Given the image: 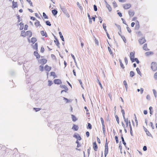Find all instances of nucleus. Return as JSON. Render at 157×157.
I'll return each mask as SVG.
<instances>
[{
  "label": "nucleus",
  "mask_w": 157,
  "mask_h": 157,
  "mask_svg": "<svg viewBox=\"0 0 157 157\" xmlns=\"http://www.w3.org/2000/svg\"><path fill=\"white\" fill-rule=\"evenodd\" d=\"M39 70L41 71H43L44 70V67L43 66L41 65L39 66Z\"/></svg>",
  "instance_id": "nucleus-47"
},
{
  "label": "nucleus",
  "mask_w": 157,
  "mask_h": 157,
  "mask_svg": "<svg viewBox=\"0 0 157 157\" xmlns=\"http://www.w3.org/2000/svg\"><path fill=\"white\" fill-rule=\"evenodd\" d=\"M19 25H20V27L19 28V29L21 30H22L24 29V24L22 22H20Z\"/></svg>",
  "instance_id": "nucleus-21"
},
{
  "label": "nucleus",
  "mask_w": 157,
  "mask_h": 157,
  "mask_svg": "<svg viewBox=\"0 0 157 157\" xmlns=\"http://www.w3.org/2000/svg\"><path fill=\"white\" fill-rule=\"evenodd\" d=\"M12 4L13 8H15L17 6V2H14L13 1Z\"/></svg>",
  "instance_id": "nucleus-30"
},
{
  "label": "nucleus",
  "mask_w": 157,
  "mask_h": 157,
  "mask_svg": "<svg viewBox=\"0 0 157 157\" xmlns=\"http://www.w3.org/2000/svg\"><path fill=\"white\" fill-rule=\"evenodd\" d=\"M87 128H89L90 129H92V126L91 124L90 123H88V126H87Z\"/></svg>",
  "instance_id": "nucleus-43"
},
{
  "label": "nucleus",
  "mask_w": 157,
  "mask_h": 157,
  "mask_svg": "<svg viewBox=\"0 0 157 157\" xmlns=\"http://www.w3.org/2000/svg\"><path fill=\"white\" fill-rule=\"evenodd\" d=\"M135 53V52H131L130 54V58H134Z\"/></svg>",
  "instance_id": "nucleus-17"
},
{
  "label": "nucleus",
  "mask_w": 157,
  "mask_h": 157,
  "mask_svg": "<svg viewBox=\"0 0 157 157\" xmlns=\"http://www.w3.org/2000/svg\"><path fill=\"white\" fill-rule=\"evenodd\" d=\"M63 11V12L65 14L66 16L68 18H69L70 17L69 14L67 12V10H62Z\"/></svg>",
  "instance_id": "nucleus-33"
},
{
  "label": "nucleus",
  "mask_w": 157,
  "mask_h": 157,
  "mask_svg": "<svg viewBox=\"0 0 157 157\" xmlns=\"http://www.w3.org/2000/svg\"><path fill=\"white\" fill-rule=\"evenodd\" d=\"M26 36V32L22 30L21 32V36L23 37H25Z\"/></svg>",
  "instance_id": "nucleus-18"
},
{
  "label": "nucleus",
  "mask_w": 157,
  "mask_h": 157,
  "mask_svg": "<svg viewBox=\"0 0 157 157\" xmlns=\"http://www.w3.org/2000/svg\"><path fill=\"white\" fill-rule=\"evenodd\" d=\"M108 51L109 52L110 54V55H112L113 56V52H112L110 48L109 47H108Z\"/></svg>",
  "instance_id": "nucleus-36"
},
{
  "label": "nucleus",
  "mask_w": 157,
  "mask_h": 157,
  "mask_svg": "<svg viewBox=\"0 0 157 157\" xmlns=\"http://www.w3.org/2000/svg\"><path fill=\"white\" fill-rule=\"evenodd\" d=\"M143 48L144 50L146 51L149 50V49L147 48V44H145L144 45Z\"/></svg>",
  "instance_id": "nucleus-19"
},
{
  "label": "nucleus",
  "mask_w": 157,
  "mask_h": 157,
  "mask_svg": "<svg viewBox=\"0 0 157 157\" xmlns=\"http://www.w3.org/2000/svg\"><path fill=\"white\" fill-rule=\"evenodd\" d=\"M43 16L45 19H48V16L46 15V14L44 12L43 13Z\"/></svg>",
  "instance_id": "nucleus-44"
},
{
  "label": "nucleus",
  "mask_w": 157,
  "mask_h": 157,
  "mask_svg": "<svg viewBox=\"0 0 157 157\" xmlns=\"http://www.w3.org/2000/svg\"><path fill=\"white\" fill-rule=\"evenodd\" d=\"M135 75V73L134 71H131L130 72V76L131 77H133Z\"/></svg>",
  "instance_id": "nucleus-39"
},
{
  "label": "nucleus",
  "mask_w": 157,
  "mask_h": 157,
  "mask_svg": "<svg viewBox=\"0 0 157 157\" xmlns=\"http://www.w3.org/2000/svg\"><path fill=\"white\" fill-rule=\"evenodd\" d=\"M138 41L140 44H142L146 42V40L145 39L144 37H143L140 39Z\"/></svg>",
  "instance_id": "nucleus-4"
},
{
  "label": "nucleus",
  "mask_w": 157,
  "mask_h": 157,
  "mask_svg": "<svg viewBox=\"0 0 157 157\" xmlns=\"http://www.w3.org/2000/svg\"><path fill=\"white\" fill-rule=\"evenodd\" d=\"M115 117L116 119V121L118 124L119 123V120L118 116L117 115L115 116Z\"/></svg>",
  "instance_id": "nucleus-51"
},
{
  "label": "nucleus",
  "mask_w": 157,
  "mask_h": 157,
  "mask_svg": "<svg viewBox=\"0 0 157 157\" xmlns=\"http://www.w3.org/2000/svg\"><path fill=\"white\" fill-rule=\"evenodd\" d=\"M40 33L42 36H45V37L47 36V35L46 32H44V31H41L40 32Z\"/></svg>",
  "instance_id": "nucleus-28"
},
{
  "label": "nucleus",
  "mask_w": 157,
  "mask_h": 157,
  "mask_svg": "<svg viewBox=\"0 0 157 157\" xmlns=\"http://www.w3.org/2000/svg\"><path fill=\"white\" fill-rule=\"evenodd\" d=\"M151 68L153 71L157 70V64L155 62H152L151 63Z\"/></svg>",
  "instance_id": "nucleus-1"
},
{
  "label": "nucleus",
  "mask_w": 157,
  "mask_h": 157,
  "mask_svg": "<svg viewBox=\"0 0 157 157\" xmlns=\"http://www.w3.org/2000/svg\"><path fill=\"white\" fill-rule=\"evenodd\" d=\"M51 67L47 65H45L44 67V69L45 70L47 71H50L51 70Z\"/></svg>",
  "instance_id": "nucleus-12"
},
{
  "label": "nucleus",
  "mask_w": 157,
  "mask_h": 157,
  "mask_svg": "<svg viewBox=\"0 0 157 157\" xmlns=\"http://www.w3.org/2000/svg\"><path fill=\"white\" fill-rule=\"evenodd\" d=\"M140 25H136L135 29L136 30H138L140 28Z\"/></svg>",
  "instance_id": "nucleus-58"
},
{
  "label": "nucleus",
  "mask_w": 157,
  "mask_h": 157,
  "mask_svg": "<svg viewBox=\"0 0 157 157\" xmlns=\"http://www.w3.org/2000/svg\"><path fill=\"white\" fill-rule=\"evenodd\" d=\"M59 35L60 37V38L61 39V40H62V41L64 42V37H63L62 34V33H61V32H59Z\"/></svg>",
  "instance_id": "nucleus-23"
},
{
  "label": "nucleus",
  "mask_w": 157,
  "mask_h": 157,
  "mask_svg": "<svg viewBox=\"0 0 157 157\" xmlns=\"http://www.w3.org/2000/svg\"><path fill=\"white\" fill-rule=\"evenodd\" d=\"M119 62L120 64V65L121 66V68H122V69H124V65L123 63H122L121 60V59H119Z\"/></svg>",
  "instance_id": "nucleus-27"
},
{
  "label": "nucleus",
  "mask_w": 157,
  "mask_h": 157,
  "mask_svg": "<svg viewBox=\"0 0 157 157\" xmlns=\"http://www.w3.org/2000/svg\"><path fill=\"white\" fill-rule=\"evenodd\" d=\"M154 77L156 79H157V72L155 73L154 76Z\"/></svg>",
  "instance_id": "nucleus-64"
},
{
  "label": "nucleus",
  "mask_w": 157,
  "mask_h": 157,
  "mask_svg": "<svg viewBox=\"0 0 157 157\" xmlns=\"http://www.w3.org/2000/svg\"><path fill=\"white\" fill-rule=\"evenodd\" d=\"M78 128L79 127L77 125L73 124L72 129L74 131H77L78 130Z\"/></svg>",
  "instance_id": "nucleus-11"
},
{
  "label": "nucleus",
  "mask_w": 157,
  "mask_h": 157,
  "mask_svg": "<svg viewBox=\"0 0 157 157\" xmlns=\"http://www.w3.org/2000/svg\"><path fill=\"white\" fill-rule=\"evenodd\" d=\"M121 38H122V39H123L124 42V43H126V40L125 39V37L123 36H121Z\"/></svg>",
  "instance_id": "nucleus-46"
},
{
  "label": "nucleus",
  "mask_w": 157,
  "mask_h": 157,
  "mask_svg": "<svg viewBox=\"0 0 157 157\" xmlns=\"http://www.w3.org/2000/svg\"><path fill=\"white\" fill-rule=\"evenodd\" d=\"M47 60L45 59H41L38 60V62L39 63L43 65L46 63Z\"/></svg>",
  "instance_id": "nucleus-3"
},
{
  "label": "nucleus",
  "mask_w": 157,
  "mask_h": 157,
  "mask_svg": "<svg viewBox=\"0 0 157 157\" xmlns=\"http://www.w3.org/2000/svg\"><path fill=\"white\" fill-rule=\"evenodd\" d=\"M71 56L72 57V58L73 59H74V62L75 63V65L77 66V63L75 56L72 54H71Z\"/></svg>",
  "instance_id": "nucleus-37"
},
{
  "label": "nucleus",
  "mask_w": 157,
  "mask_h": 157,
  "mask_svg": "<svg viewBox=\"0 0 157 157\" xmlns=\"http://www.w3.org/2000/svg\"><path fill=\"white\" fill-rule=\"evenodd\" d=\"M123 6L124 9H128L131 7V5L130 4H127L123 5Z\"/></svg>",
  "instance_id": "nucleus-8"
},
{
  "label": "nucleus",
  "mask_w": 157,
  "mask_h": 157,
  "mask_svg": "<svg viewBox=\"0 0 157 157\" xmlns=\"http://www.w3.org/2000/svg\"><path fill=\"white\" fill-rule=\"evenodd\" d=\"M149 109L150 110V113L151 115L153 114V108L151 106H150L149 108Z\"/></svg>",
  "instance_id": "nucleus-31"
},
{
  "label": "nucleus",
  "mask_w": 157,
  "mask_h": 157,
  "mask_svg": "<svg viewBox=\"0 0 157 157\" xmlns=\"http://www.w3.org/2000/svg\"><path fill=\"white\" fill-rule=\"evenodd\" d=\"M119 148L120 149V150H121L122 148V146H121V141H120V142L119 145Z\"/></svg>",
  "instance_id": "nucleus-61"
},
{
  "label": "nucleus",
  "mask_w": 157,
  "mask_h": 157,
  "mask_svg": "<svg viewBox=\"0 0 157 157\" xmlns=\"http://www.w3.org/2000/svg\"><path fill=\"white\" fill-rule=\"evenodd\" d=\"M46 24L47 25H48L49 26H51V24L50 22L48 21H47L45 22Z\"/></svg>",
  "instance_id": "nucleus-48"
},
{
  "label": "nucleus",
  "mask_w": 157,
  "mask_h": 157,
  "mask_svg": "<svg viewBox=\"0 0 157 157\" xmlns=\"http://www.w3.org/2000/svg\"><path fill=\"white\" fill-rule=\"evenodd\" d=\"M16 16L17 18L18 22H19L21 21L20 16L19 15H18V14L16 15Z\"/></svg>",
  "instance_id": "nucleus-55"
},
{
  "label": "nucleus",
  "mask_w": 157,
  "mask_h": 157,
  "mask_svg": "<svg viewBox=\"0 0 157 157\" xmlns=\"http://www.w3.org/2000/svg\"><path fill=\"white\" fill-rule=\"evenodd\" d=\"M71 116L72 117V121L75 122V121H76L77 120V118H76V117H75V116L73 115V114H72L71 115Z\"/></svg>",
  "instance_id": "nucleus-29"
},
{
  "label": "nucleus",
  "mask_w": 157,
  "mask_h": 157,
  "mask_svg": "<svg viewBox=\"0 0 157 157\" xmlns=\"http://www.w3.org/2000/svg\"><path fill=\"white\" fill-rule=\"evenodd\" d=\"M26 1L29 2L31 6H33L32 2L31 1V0H26Z\"/></svg>",
  "instance_id": "nucleus-63"
},
{
  "label": "nucleus",
  "mask_w": 157,
  "mask_h": 157,
  "mask_svg": "<svg viewBox=\"0 0 157 157\" xmlns=\"http://www.w3.org/2000/svg\"><path fill=\"white\" fill-rule=\"evenodd\" d=\"M32 33L31 31H28L26 32V35L30 37L32 36Z\"/></svg>",
  "instance_id": "nucleus-13"
},
{
  "label": "nucleus",
  "mask_w": 157,
  "mask_h": 157,
  "mask_svg": "<svg viewBox=\"0 0 157 157\" xmlns=\"http://www.w3.org/2000/svg\"><path fill=\"white\" fill-rule=\"evenodd\" d=\"M123 84L125 86L126 90L127 91L128 88V85L125 80L123 81Z\"/></svg>",
  "instance_id": "nucleus-32"
},
{
  "label": "nucleus",
  "mask_w": 157,
  "mask_h": 157,
  "mask_svg": "<svg viewBox=\"0 0 157 157\" xmlns=\"http://www.w3.org/2000/svg\"><path fill=\"white\" fill-rule=\"evenodd\" d=\"M113 6L114 8L116 7L117 6V5L116 2L114 1L113 3Z\"/></svg>",
  "instance_id": "nucleus-56"
},
{
  "label": "nucleus",
  "mask_w": 157,
  "mask_h": 157,
  "mask_svg": "<svg viewBox=\"0 0 157 157\" xmlns=\"http://www.w3.org/2000/svg\"><path fill=\"white\" fill-rule=\"evenodd\" d=\"M33 48L36 50L38 51V44L37 43H36L34 45H33Z\"/></svg>",
  "instance_id": "nucleus-20"
},
{
  "label": "nucleus",
  "mask_w": 157,
  "mask_h": 157,
  "mask_svg": "<svg viewBox=\"0 0 157 157\" xmlns=\"http://www.w3.org/2000/svg\"><path fill=\"white\" fill-rule=\"evenodd\" d=\"M153 91L155 98H156L157 97V92L154 89L153 90Z\"/></svg>",
  "instance_id": "nucleus-41"
},
{
  "label": "nucleus",
  "mask_w": 157,
  "mask_h": 157,
  "mask_svg": "<svg viewBox=\"0 0 157 157\" xmlns=\"http://www.w3.org/2000/svg\"><path fill=\"white\" fill-rule=\"evenodd\" d=\"M37 51H35L34 52L33 54L36 57L37 59H38L40 57V56L38 53Z\"/></svg>",
  "instance_id": "nucleus-9"
},
{
  "label": "nucleus",
  "mask_w": 157,
  "mask_h": 157,
  "mask_svg": "<svg viewBox=\"0 0 157 157\" xmlns=\"http://www.w3.org/2000/svg\"><path fill=\"white\" fill-rule=\"evenodd\" d=\"M52 13L54 16H56L58 13L57 10H52Z\"/></svg>",
  "instance_id": "nucleus-42"
},
{
  "label": "nucleus",
  "mask_w": 157,
  "mask_h": 157,
  "mask_svg": "<svg viewBox=\"0 0 157 157\" xmlns=\"http://www.w3.org/2000/svg\"><path fill=\"white\" fill-rule=\"evenodd\" d=\"M77 6L79 7V9L81 10L82 9V6H80V5L79 4V2H77Z\"/></svg>",
  "instance_id": "nucleus-59"
},
{
  "label": "nucleus",
  "mask_w": 157,
  "mask_h": 157,
  "mask_svg": "<svg viewBox=\"0 0 157 157\" xmlns=\"http://www.w3.org/2000/svg\"><path fill=\"white\" fill-rule=\"evenodd\" d=\"M143 127L144 131L146 132V134L148 136H151L152 138H153L151 134L150 133V132L147 130V129L144 126H143Z\"/></svg>",
  "instance_id": "nucleus-5"
},
{
  "label": "nucleus",
  "mask_w": 157,
  "mask_h": 157,
  "mask_svg": "<svg viewBox=\"0 0 157 157\" xmlns=\"http://www.w3.org/2000/svg\"><path fill=\"white\" fill-rule=\"evenodd\" d=\"M115 139L116 140V143L117 144L119 142V140H118V136H115Z\"/></svg>",
  "instance_id": "nucleus-60"
},
{
  "label": "nucleus",
  "mask_w": 157,
  "mask_h": 157,
  "mask_svg": "<svg viewBox=\"0 0 157 157\" xmlns=\"http://www.w3.org/2000/svg\"><path fill=\"white\" fill-rule=\"evenodd\" d=\"M33 109L36 112L39 111L40 109V108H33Z\"/></svg>",
  "instance_id": "nucleus-50"
},
{
  "label": "nucleus",
  "mask_w": 157,
  "mask_h": 157,
  "mask_svg": "<svg viewBox=\"0 0 157 157\" xmlns=\"http://www.w3.org/2000/svg\"><path fill=\"white\" fill-rule=\"evenodd\" d=\"M53 82L56 84H60L62 83L61 80L59 79H56L54 80Z\"/></svg>",
  "instance_id": "nucleus-6"
},
{
  "label": "nucleus",
  "mask_w": 157,
  "mask_h": 157,
  "mask_svg": "<svg viewBox=\"0 0 157 157\" xmlns=\"http://www.w3.org/2000/svg\"><path fill=\"white\" fill-rule=\"evenodd\" d=\"M145 54L146 56H148L152 54H153V52H146Z\"/></svg>",
  "instance_id": "nucleus-35"
},
{
  "label": "nucleus",
  "mask_w": 157,
  "mask_h": 157,
  "mask_svg": "<svg viewBox=\"0 0 157 157\" xmlns=\"http://www.w3.org/2000/svg\"><path fill=\"white\" fill-rule=\"evenodd\" d=\"M124 122L126 123V126L127 127L128 125V123H129V122L128 121V118H124Z\"/></svg>",
  "instance_id": "nucleus-40"
},
{
  "label": "nucleus",
  "mask_w": 157,
  "mask_h": 157,
  "mask_svg": "<svg viewBox=\"0 0 157 157\" xmlns=\"http://www.w3.org/2000/svg\"><path fill=\"white\" fill-rule=\"evenodd\" d=\"M121 138L122 140V141L123 144L124 145V146L125 147H126V142L124 141V138L123 136V135L122 134V133H121Z\"/></svg>",
  "instance_id": "nucleus-14"
},
{
  "label": "nucleus",
  "mask_w": 157,
  "mask_h": 157,
  "mask_svg": "<svg viewBox=\"0 0 157 157\" xmlns=\"http://www.w3.org/2000/svg\"><path fill=\"white\" fill-rule=\"evenodd\" d=\"M108 153V148H105L104 151V155L105 156H106L107 154Z\"/></svg>",
  "instance_id": "nucleus-24"
},
{
  "label": "nucleus",
  "mask_w": 157,
  "mask_h": 157,
  "mask_svg": "<svg viewBox=\"0 0 157 157\" xmlns=\"http://www.w3.org/2000/svg\"><path fill=\"white\" fill-rule=\"evenodd\" d=\"M37 41V39L35 37H32L31 38V42L33 44Z\"/></svg>",
  "instance_id": "nucleus-22"
},
{
  "label": "nucleus",
  "mask_w": 157,
  "mask_h": 157,
  "mask_svg": "<svg viewBox=\"0 0 157 157\" xmlns=\"http://www.w3.org/2000/svg\"><path fill=\"white\" fill-rule=\"evenodd\" d=\"M48 86H51L52 84H53L52 82V81H51L50 80H48Z\"/></svg>",
  "instance_id": "nucleus-54"
},
{
  "label": "nucleus",
  "mask_w": 157,
  "mask_h": 157,
  "mask_svg": "<svg viewBox=\"0 0 157 157\" xmlns=\"http://www.w3.org/2000/svg\"><path fill=\"white\" fill-rule=\"evenodd\" d=\"M128 13L129 16L131 17L134 15L135 12L134 10H129L128 11Z\"/></svg>",
  "instance_id": "nucleus-15"
},
{
  "label": "nucleus",
  "mask_w": 157,
  "mask_h": 157,
  "mask_svg": "<svg viewBox=\"0 0 157 157\" xmlns=\"http://www.w3.org/2000/svg\"><path fill=\"white\" fill-rule=\"evenodd\" d=\"M50 75L51 76H53L54 78L56 77V75L55 73L54 72H51L50 73Z\"/></svg>",
  "instance_id": "nucleus-38"
},
{
  "label": "nucleus",
  "mask_w": 157,
  "mask_h": 157,
  "mask_svg": "<svg viewBox=\"0 0 157 157\" xmlns=\"http://www.w3.org/2000/svg\"><path fill=\"white\" fill-rule=\"evenodd\" d=\"M105 4L106 5V6L107 7V8H108V10H111V6H110L109 5L106 1L105 0Z\"/></svg>",
  "instance_id": "nucleus-25"
},
{
  "label": "nucleus",
  "mask_w": 157,
  "mask_h": 157,
  "mask_svg": "<svg viewBox=\"0 0 157 157\" xmlns=\"http://www.w3.org/2000/svg\"><path fill=\"white\" fill-rule=\"evenodd\" d=\"M93 147L94 150H95V151H97L98 146L95 141L94 142H93Z\"/></svg>",
  "instance_id": "nucleus-10"
},
{
  "label": "nucleus",
  "mask_w": 157,
  "mask_h": 157,
  "mask_svg": "<svg viewBox=\"0 0 157 157\" xmlns=\"http://www.w3.org/2000/svg\"><path fill=\"white\" fill-rule=\"evenodd\" d=\"M73 137L76 138L77 139V140H78L79 141L81 140L82 139V138L80 136L78 133H75L73 135Z\"/></svg>",
  "instance_id": "nucleus-2"
},
{
  "label": "nucleus",
  "mask_w": 157,
  "mask_h": 157,
  "mask_svg": "<svg viewBox=\"0 0 157 157\" xmlns=\"http://www.w3.org/2000/svg\"><path fill=\"white\" fill-rule=\"evenodd\" d=\"M54 38L55 39V40H54V42L55 43L56 45L57 46L58 48H59V42L57 39V38L56 37V36H54Z\"/></svg>",
  "instance_id": "nucleus-7"
},
{
  "label": "nucleus",
  "mask_w": 157,
  "mask_h": 157,
  "mask_svg": "<svg viewBox=\"0 0 157 157\" xmlns=\"http://www.w3.org/2000/svg\"><path fill=\"white\" fill-rule=\"evenodd\" d=\"M30 78H26V83L27 84H29L30 83Z\"/></svg>",
  "instance_id": "nucleus-52"
},
{
  "label": "nucleus",
  "mask_w": 157,
  "mask_h": 157,
  "mask_svg": "<svg viewBox=\"0 0 157 157\" xmlns=\"http://www.w3.org/2000/svg\"><path fill=\"white\" fill-rule=\"evenodd\" d=\"M60 87L62 88H63L66 90H68V88L65 85H60Z\"/></svg>",
  "instance_id": "nucleus-16"
},
{
  "label": "nucleus",
  "mask_w": 157,
  "mask_h": 157,
  "mask_svg": "<svg viewBox=\"0 0 157 157\" xmlns=\"http://www.w3.org/2000/svg\"><path fill=\"white\" fill-rule=\"evenodd\" d=\"M136 71H137V73H138V74L139 75L141 76H142L141 75H142V74H141V73L140 70V69H139V68L137 67L136 68Z\"/></svg>",
  "instance_id": "nucleus-34"
},
{
  "label": "nucleus",
  "mask_w": 157,
  "mask_h": 157,
  "mask_svg": "<svg viewBox=\"0 0 157 157\" xmlns=\"http://www.w3.org/2000/svg\"><path fill=\"white\" fill-rule=\"evenodd\" d=\"M115 25L117 27V28L120 30V32H121V26L116 24H115Z\"/></svg>",
  "instance_id": "nucleus-45"
},
{
  "label": "nucleus",
  "mask_w": 157,
  "mask_h": 157,
  "mask_svg": "<svg viewBox=\"0 0 157 157\" xmlns=\"http://www.w3.org/2000/svg\"><path fill=\"white\" fill-rule=\"evenodd\" d=\"M100 119H101V124H102V126L105 125L104 124V121L103 118L101 117L100 118Z\"/></svg>",
  "instance_id": "nucleus-57"
},
{
  "label": "nucleus",
  "mask_w": 157,
  "mask_h": 157,
  "mask_svg": "<svg viewBox=\"0 0 157 157\" xmlns=\"http://www.w3.org/2000/svg\"><path fill=\"white\" fill-rule=\"evenodd\" d=\"M36 21L37 22H35L34 23L36 26L37 27L38 26H41V25L40 24L39 21L37 20H36Z\"/></svg>",
  "instance_id": "nucleus-26"
},
{
  "label": "nucleus",
  "mask_w": 157,
  "mask_h": 157,
  "mask_svg": "<svg viewBox=\"0 0 157 157\" xmlns=\"http://www.w3.org/2000/svg\"><path fill=\"white\" fill-rule=\"evenodd\" d=\"M121 112L122 113V115H123V118H125V112L124 111V110L123 109H121Z\"/></svg>",
  "instance_id": "nucleus-49"
},
{
  "label": "nucleus",
  "mask_w": 157,
  "mask_h": 157,
  "mask_svg": "<svg viewBox=\"0 0 157 157\" xmlns=\"http://www.w3.org/2000/svg\"><path fill=\"white\" fill-rule=\"evenodd\" d=\"M63 99L65 100L66 101V103H67L68 102H69L70 101L67 98H65V97H63Z\"/></svg>",
  "instance_id": "nucleus-53"
},
{
  "label": "nucleus",
  "mask_w": 157,
  "mask_h": 157,
  "mask_svg": "<svg viewBox=\"0 0 157 157\" xmlns=\"http://www.w3.org/2000/svg\"><path fill=\"white\" fill-rule=\"evenodd\" d=\"M30 97L32 99H34L35 98V95L34 94H31Z\"/></svg>",
  "instance_id": "nucleus-62"
}]
</instances>
